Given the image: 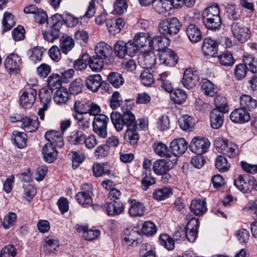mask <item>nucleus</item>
Masks as SVG:
<instances>
[{
    "label": "nucleus",
    "instance_id": "nucleus-63",
    "mask_svg": "<svg viewBox=\"0 0 257 257\" xmlns=\"http://www.w3.org/2000/svg\"><path fill=\"white\" fill-rule=\"evenodd\" d=\"M83 82L80 78H77L71 83L69 90L70 93L73 95H77L82 91Z\"/></svg>",
    "mask_w": 257,
    "mask_h": 257
},
{
    "label": "nucleus",
    "instance_id": "nucleus-33",
    "mask_svg": "<svg viewBox=\"0 0 257 257\" xmlns=\"http://www.w3.org/2000/svg\"><path fill=\"white\" fill-rule=\"evenodd\" d=\"M13 143L19 149H23L27 146V135L24 132L14 131L11 135Z\"/></svg>",
    "mask_w": 257,
    "mask_h": 257
},
{
    "label": "nucleus",
    "instance_id": "nucleus-35",
    "mask_svg": "<svg viewBox=\"0 0 257 257\" xmlns=\"http://www.w3.org/2000/svg\"><path fill=\"white\" fill-rule=\"evenodd\" d=\"M92 172L95 177H99L103 175L110 176L111 174L110 165L107 163L94 164L92 167Z\"/></svg>",
    "mask_w": 257,
    "mask_h": 257
},
{
    "label": "nucleus",
    "instance_id": "nucleus-54",
    "mask_svg": "<svg viewBox=\"0 0 257 257\" xmlns=\"http://www.w3.org/2000/svg\"><path fill=\"white\" fill-rule=\"evenodd\" d=\"M157 231V226L153 222L147 221L143 224L142 232L147 236H153Z\"/></svg>",
    "mask_w": 257,
    "mask_h": 257
},
{
    "label": "nucleus",
    "instance_id": "nucleus-9",
    "mask_svg": "<svg viewBox=\"0 0 257 257\" xmlns=\"http://www.w3.org/2000/svg\"><path fill=\"white\" fill-rule=\"evenodd\" d=\"M210 146V143L207 139L197 137L192 140L189 148L192 152L201 155L208 151Z\"/></svg>",
    "mask_w": 257,
    "mask_h": 257
},
{
    "label": "nucleus",
    "instance_id": "nucleus-36",
    "mask_svg": "<svg viewBox=\"0 0 257 257\" xmlns=\"http://www.w3.org/2000/svg\"><path fill=\"white\" fill-rule=\"evenodd\" d=\"M201 90L206 95L214 96L218 92L217 87L210 80L203 79L200 83Z\"/></svg>",
    "mask_w": 257,
    "mask_h": 257
},
{
    "label": "nucleus",
    "instance_id": "nucleus-60",
    "mask_svg": "<svg viewBox=\"0 0 257 257\" xmlns=\"http://www.w3.org/2000/svg\"><path fill=\"white\" fill-rule=\"evenodd\" d=\"M88 59H89V55L87 53L83 54L80 58L74 62V68L76 70L82 71L85 69L88 65Z\"/></svg>",
    "mask_w": 257,
    "mask_h": 257
},
{
    "label": "nucleus",
    "instance_id": "nucleus-18",
    "mask_svg": "<svg viewBox=\"0 0 257 257\" xmlns=\"http://www.w3.org/2000/svg\"><path fill=\"white\" fill-rule=\"evenodd\" d=\"M107 214L109 216L119 215L124 211V205L120 201L113 200L104 204Z\"/></svg>",
    "mask_w": 257,
    "mask_h": 257
},
{
    "label": "nucleus",
    "instance_id": "nucleus-59",
    "mask_svg": "<svg viewBox=\"0 0 257 257\" xmlns=\"http://www.w3.org/2000/svg\"><path fill=\"white\" fill-rule=\"evenodd\" d=\"M247 71L248 67L245 63L237 64L234 69L235 77L237 80H242L246 77Z\"/></svg>",
    "mask_w": 257,
    "mask_h": 257
},
{
    "label": "nucleus",
    "instance_id": "nucleus-15",
    "mask_svg": "<svg viewBox=\"0 0 257 257\" xmlns=\"http://www.w3.org/2000/svg\"><path fill=\"white\" fill-rule=\"evenodd\" d=\"M22 63L21 57L14 53L7 56L4 61L5 67L10 74L17 73Z\"/></svg>",
    "mask_w": 257,
    "mask_h": 257
},
{
    "label": "nucleus",
    "instance_id": "nucleus-27",
    "mask_svg": "<svg viewBox=\"0 0 257 257\" xmlns=\"http://www.w3.org/2000/svg\"><path fill=\"white\" fill-rule=\"evenodd\" d=\"M127 106L126 109L124 108V106H121V109L123 110L122 116L123 117V123L127 128L137 127L138 123L136 119L135 114L130 110V108Z\"/></svg>",
    "mask_w": 257,
    "mask_h": 257
},
{
    "label": "nucleus",
    "instance_id": "nucleus-26",
    "mask_svg": "<svg viewBox=\"0 0 257 257\" xmlns=\"http://www.w3.org/2000/svg\"><path fill=\"white\" fill-rule=\"evenodd\" d=\"M131 205L128 209V214L131 217H142L146 212V207L143 203L136 200H130Z\"/></svg>",
    "mask_w": 257,
    "mask_h": 257
},
{
    "label": "nucleus",
    "instance_id": "nucleus-39",
    "mask_svg": "<svg viewBox=\"0 0 257 257\" xmlns=\"http://www.w3.org/2000/svg\"><path fill=\"white\" fill-rule=\"evenodd\" d=\"M153 149L156 154L160 157H165L166 159H169L171 155L169 154L170 149H168L167 145L159 141L154 143L153 146Z\"/></svg>",
    "mask_w": 257,
    "mask_h": 257
},
{
    "label": "nucleus",
    "instance_id": "nucleus-42",
    "mask_svg": "<svg viewBox=\"0 0 257 257\" xmlns=\"http://www.w3.org/2000/svg\"><path fill=\"white\" fill-rule=\"evenodd\" d=\"M170 98L176 104H181L184 103L187 99L186 92L180 88H176L171 92Z\"/></svg>",
    "mask_w": 257,
    "mask_h": 257
},
{
    "label": "nucleus",
    "instance_id": "nucleus-38",
    "mask_svg": "<svg viewBox=\"0 0 257 257\" xmlns=\"http://www.w3.org/2000/svg\"><path fill=\"white\" fill-rule=\"evenodd\" d=\"M107 80L115 88H119L124 83L122 74L117 72H111L107 75Z\"/></svg>",
    "mask_w": 257,
    "mask_h": 257
},
{
    "label": "nucleus",
    "instance_id": "nucleus-64",
    "mask_svg": "<svg viewBox=\"0 0 257 257\" xmlns=\"http://www.w3.org/2000/svg\"><path fill=\"white\" fill-rule=\"evenodd\" d=\"M17 249L13 244H8L4 247L0 252V257H15Z\"/></svg>",
    "mask_w": 257,
    "mask_h": 257
},
{
    "label": "nucleus",
    "instance_id": "nucleus-11",
    "mask_svg": "<svg viewBox=\"0 0 257 257\" xmlns=\"http://www.w3.org/2000/svg\"><path fill=\"white\" fill-rule=\"evenodd\" d=\"M53 91L43 88L39 91V97L40 101L43 106L39 108L38 114L41 120L45 117L44 111L48 109L49 103L52 99V95Z\"/></svg>",
    "mask_w": 257,
    "mask_h": 257
},
{
    "label": "nucleus",
    "instance_id": "nucleus-50",
    "mask_svg": "<svg viewBox=\"0 0 257 257\" xmlns=\"http://www.w3.org/2000/svg\"><path fill=\"white\" fill-rule=\"evenodd\" d=\"M74 118L77 121V130H81V131L85 132L89 128L90 126V119L89 118H87L85 115L77 116L75 115Z\"/></svg>",
    "mask_w": 257,
    "mask_h": 257
},
{
    "label": "nucleus",
    "instance_id": "nucleus-6",
    "mask_svg": "<svg viewBox=\"0 0 257 257\" xmlns=\"http://www.w3.org/2000/svg\"><path fill=\"white\" fill-rule=\"evenodd\" d=\"M230 28L234 38L240 43H245L250 38L249 29L238 22H233Z\"/></svg>",
    "mask_w": 257,
    "mask_h": 257
},
{
    "label": "nucleus",
    "instance_id": "nucleus-58",
    "mask_svg": "<svg viewBox=\"0 0 257 257\" xmlns=\"http://www.w3.org/2000/svg\"><path fill=\"white\" fill-rule=\"evenodd\" d=\"M215 166L216 168L220 172H225L228 170L230 167L226 158L223 156H218L216 159Z\"/></svg>",
    "mask_w": 257,
    "mask_h": 257
},
{
    "label": "nucleus",
    "instance_id": "nucleus-52",
    "mask_svg": "<svg viewBox=\"0 0 257 257\" xmlns=\"http://www.w3.org/2000/svg\"><path fill=\"white\" fill-rule=\"evenodd\" d=\"M217 57L220 63L224 66H232L235 62L232 54L228 51L224 52Z\"/></svg>",
    "mask_w": 257,
    "mask_h": 257
},
{
    "label": "nucleus",
    "instance_id": "nucleus-61",
    "mask_svg": "<svg viewBox=\"0 0 257 257\" xmlns=\"http://www.w3.org/2000/svg\"><path fill=\"white\" fill-rule=\"evenodd\" d=\"M17 219V214L13 212H9L4 217L2 225L5 229H9L13 226Z\"/></svg>",
    "mask_w": 257,
    "mask_h": 257
},
{
    "label": "nucleus",
    "instance_id": "nucleus-12",
    "mask_svg": "<svg viewBox=\"0 0 257 257\" xmlns=\"http://www.w3.org/2000/svg\"><path fill=\"white\" fill-rule=\"evenodd\" d=\"M199 81L198 71L194 68H187L184 72L182 79L183 86L187 89H191L195 86Z\"/></svg>",
    "mask_w": 257,
    "mask_h": 257
},
{
    "label": "nucleus",
    "instance_id": "nucleus-16",
    "mask_svg": "<svg viewBox=\"0 0 257 257\" xmlns=\"http://www.w3.org/2000/svg\"><path fill=\"white\" fill-rule=\"evenodd\" d=\"M189 147L188 142L183 138L173 140L170 144V151L175 157L184 154Z\"/></svg>",
    "mask_w": 257,
    "mask_h": 257
},
{
    "label": "nucleus",
    "instance_id": "nucleus-8",
    "mask_svg": "<svg viewBox=\"0 0 257 257\" xmlns=\"http://www.w3.org/2000/svg\"><path fill=\"white\" fill-rule=\"evenodd\" d=\"M35 86L30 87L29 85L20 97V104L25 109H30L34 105L37 96V90L34 88Z\"/></svg>",
    "mask_w": 257,
    "mask_h": 257
},
{
    "label": "nucleus",
    "instance_id": "nucleus-62",
    "mask_svg": "<svg viewBox=\"0 0 257 257\" xmlns=\"http://www.w3.org/2000/svg\"><path fill=\"white\" fill-rule=\"evenodd\" d=\"M74 38L76 43L84 46L88 42L89 34L86 31L79 30L75 33Z\"/></svg>",
    "mask_w": 257,
    "mask_h": 257
},
{
    "label": "nucleus",
    "instance_id": "nucleus-28",
    "mask_svg": "<svg viewBox=\"0 0 257 257\" xmlns=\"http://www.w3.org/2000/svg\"><path fill=\"white\" fill-rule=\"evenodd\" d=\"M239 100L240 107L247 111H252L257 107V100L249 95H242Z\"/></svg>",
    "mask_w": 257,
    "mask_h": 257
},
{
    "label": "nucleus",
    "instance_id": "nucleus-13",
    "mask_svg": "<svg viewBox=\"0 0 257 257\" xmlns=\"http://www.w3.org/2000/svg\"><path fill=\"white\" fill-rule=\"evenodd\" d=\"M176 163V159L173 160H168V159H159L153 163V170L156 175H160L172 169Z\"/></svg>",
    "mask_w": 257,
    "mask_h": 257
},
{
    "label": "nucleus",
    "instance_id": "nucleus-22",
    "mask_svg": "<svg viewBox=\"0 0 257 257\" xmlns=\"http://www.w3.org/2000/svg\"><path fill=\"white\" fill-rule=\"evenodd\" d=\"M151 38V33L140 32L137 33L134 39V41H131L132 47H134L135 53L141 48H143L147 45L149 42Z\"/></svg>",
    "mask_w": 257,
    "mask_h": 257
},
{
    "label": "nucleus",
    "instance_id": "nucleus-46",
    "mask_svg": "<svg viewBox=\"0 0 257 257\" xmlns=\"http://www.w3.org/2000/svg\"><path fill=\"white\" fill-rule=\"evenodd\" d=\"M159 243L168 250H172L175 247V242L173 238L167 233H162L160 235Z\"/></svg>",
    "mask_w": 257,
    "mask_h": 257
},
{
    "label": "nucleus",
    "instance_id": "nucleus-5",
    "mask_svg": "<svg viewBox=\"0 0 257 257\" xmlns=\"http://www.w3.org/2000/svg\"><path fill=\"white\" fill-rule=\"evenodd\" d=\"M93 188L91 184H83L81 187V191L78 192L75 196L78 203L84 207L91 205L92 203V195Z\"/></svg>",
    "mask_w": 257,
    "mask_h": 257
},
{
    "label": "nucleus",
    "instance_id": "nucleus-40",
    "mask_svg": "<svg viewBox=\"0 0 257 257\" xmlns=\"http://www.w3.org/2000/svg\"><path fill=\"white\" fill-rule=\"evenodd\" d=\"M88 65L92 71L94 72H100L103 68L104 60L98 57H96L95 55L92 56L89 55Z\"/></svg>",
    "mask_w": 257,
    "mask_h": 257
},
{
    "label": "nucleus",
    "instance_id": "nucleus-3",
    "mask_svg": "<svg viewBox=\"0 0 257 257\" xmlns=\"http://www.w3.org/2000/svg\"><path fill=\"white\" fill-rule=\"evenodd\" d=\"M216 150L230 158L236 157L238 154V146L235 144L222 138H216L214 143Z\"/></svg>",
    "mask_w": 257,
    "mask_h": 257
},
{
    "label": "nucleus",
    "instance_id": "nucleus-48",
    "mask_svg": "<svg viewBox=\"0 0 257 257\" xmlns=\"http://www.w3.org/2000/svg\"><path fill=\"white\" fill-rule=\"evenodd\" d=\"M110 119L117 132H120L123 130L124 123L121 113L117 111H113L110 114Z\"/></svg>",
    "mask_w": 257,
    "mask_h": 257
},
{
    "label": "nucleus",
    "instance_id": "nucleus-49",
    "mask_svg": "<svg viewBox=\"0 0 257 257\" xmlns=\"http://www.w3.org/2000/svg\"><path fill=\"white\" fill-rule=\"evenodd\" d=\"M63 82L60 75L58 73H53L48 78V84L52 91L62 87Z\"/></svg>",
    "mask_w": 257,
    "mask_h": 257
},
{
    "label": "nucleus",
    "instance_id": "nucleus-24",
    "mask_svg": "<svg viewBox=\"0 0 257 257\" xmlns=\"http://www.w3.org/2000/svg\"><path fill=\"white\" fill-rule=\"evenodd\" d=\"M94 51L96 57H98L104 60L112 54V48L108 44L101 42L97 44Z\"/></svg>",
    "mask_w": 257,
    "mask_h": 257
},
{
    "label": "nucleus",
    "instance_id": "nucleus-4",
    "mask_svg": "<svg viewBox=\"0 0 257 257\" xmlns=\"http://www.w3.org/2000/svg\"><path fill=\"white\" fill-rule=\"evenodd\" d=\"M109 117L105 114H100L94 117L92 127L94 132L99 138H106L107 136V123Z\"/></svg>",
    "mask_w": 257,
    "mask_h": 257
},
{
    "label": "nucleus",
    "instance_id": "nucleus-19",
    "mask_svg": "<svg viewBox=\"0 0 257 257\" xmlns=\"http://www.w3.org/2000/svg\"><path fill=\"white\" fill-rule=\"evenodd\" d=\"M231 120L236 123L242 124L250 119L248 112L241 107L233 110L230 114Z\"/></svg>",
    "mask_w": 257,
    "mask_h": 257
},
{
    "label": "nucleus",
    "instance_id": "nucleus-30",
    "mask_svg": "<svg viewBox=\"0 0 257 257\" xmlns=\"http://www.w3.org/2000/svg\"><path fill=\"white\" fill-rule=\"evenodd\" d=\"M101 76L100 74L90 75L86 78L85 85L89 90L96 92L101 86Z\"/></svg>",
    "mask_w": 257,
    "mask_h": 257
},
{
    "label": "nucleus",
    "instance_id": "nucleus-53",
    "mask_svg": "<svg viewBox=\"0 0 257 257\" xmlns=\"http://www.w3.org/2000/svg\"><path fill=\"white\" fill-rule=\"evenodd\" d=\"M243 61L247 66L248 71L257 73V58L252 55H246L243 57Z\"/></svg>",
    "mask_w": 257,
    "mask_h": 257
},
{
    "label": "nucleus",
    "instance_id": "nucleus-1",
    "mask_svg": "<svg viewBox=\"0 0 257 257\" xmlns=\"http://www.w3.org/2000/svg\"><path fill=\"white\" fill-rule=\"evenodd\" d=\"M64 25L63 15L56 13L49 18L47 22V30L43 33L44 38L49 42L58 39L60 35V30Z\"/></svg>",
    "mask_w": 257,
    "mask_h": 257
},
{
    "label": "nucleus",
    "instance_id": "nucleus-25",
    "mask_svg": "<svg viewBox=\"0 0 257 257\" xmlns=\"http://www.w3.org/2000/svg\"><path fill=\"white\" fill-rule=\"evenodd\" d=\"M186 35L192 43H197L202 38V34L201 30L197 25L194 24H189L186 28Z\"/></svg>",
    "mask_w": 257,
    "mask_h": 257
},
{
    "label": "nucleus",
    "instance_id": "nucleus-43",
    "mask_svg": "<svg viewBox=\"0 0 257 257\" xmlns=\"http://www.w3.org/2000/svg\"><path fill=\"white\" fill-rule=\"evenodd\" d=\"M68 93L67 89L62 87L56 89L54 93V100L57 104L65 103L68 99Z\"/></svg>",
    "mask_w": 257,
    "mask_h": 257
},
{
    "label": "nucleus",
    "instance_id": "nucleus-55",
    "mask_svg": "<svg viewBox=\"0 0 257 257\" xmlns=\"http://www.w3.org/2000/svg\"><path fill=\"white\" fill-rule=\"evenodd\" d=\"M14 16L9 12H5L4 15L3 25L4 27L3 33L10 30L15 25Z\"/></svg>",
    "mask_w": 257,
    "mask_h": 257
},
{
    "label": "nucleus",
    "instance_id": "nucleus-37",
    "mask_svg": "<svg viewBox=\"0 0 257 257\" xmlns=\"http://www.w3.org/2000/svg\"><path fill=\"white\" fill-rule=\"evenodd\" d=\"M138 127L127 128L124 135V140L132 145H136L140 140Z\"/></svg>",
    "mask_w": 257,
    "mask_h": 257
},
{
    "label": "nucleus",
    "instance_id": "nucleus-10",
    "mask_svg": "<svg viewBox=\"0 0 257 257\" xmlns=\"http://www.w3.org/2000/svg\"><path fill=\"white\" fill-rule=\"evenodd\" d=\"M170 39L164 35H155L151 33L149 47L151 50L161 52L170 45Z\"/></svg>",
    "mask_w": 257,
    "mask_h": 257
},
{
    "label": "nucleus",
    "instance_id": "nucleus-32",
    "mask_svg": "<svg viewBox=\"0 0 257 257\" xmlns=\"http://www.w3.org/2000/svg\"><path fill=\"white\" fill-rule=\"evenodd\" d=\"M211 126L214 129L219 128L224 121V115L217 109H212L210 113Z\"/></svg>",
    "mask_w": 257,
    "mask_h": 257
},
{
    "label": "nucleus",
    "instance_id": "nucleus-21",
    "mask_svg": "<svg viewBox=\"0 0 257 257\" xmlns=\"http://www.w3.org/2000/svg\"><path fill=\"white\" fill-rule=\"evenodd\" d=\"M86 133L76 129L71 132L67 137V141L71 145L81 146L84 145Z\"/></svg>",
    "mask_w": 257,
    "mask_h": 257
},
{
    "label": "nucleus",
    "instance_id": "nucleus-44",
    "mask_svg": "<svg viewBox=\"0 0 257 257\" xmlns=\"http://www.w3.org/2000/svg\"><path fill=\"white\" fill-rule=\"evenodd\" d=\"M43 53V48L36 46L30 49L27 52V54L31 62L34 63H37L42 60Z\"/></svg>",
    "mask_w": 257,
    "mask_h": 257
},
{
    "label": "nucleus",
    "instance_id": "nucleus-57",
    "mask_svg": "<svg viewBox=\"0 0 257 257\" xmlns=\"http://www.w3.org/2000/svg\"><path fill=\"white\" fill-rule=\"evenodd\" d=\"M140 80L145 86H150L154 83L155 79L153 75L148 70L142 71L140 75Z\"/></svg>",
    "mask_w": 257,
    "mask_h": 257
},
{
    "label": "nucleus",
    "instance_id": "nucleus-56",
    "mask_svg": "<svg viewBox=\"0 0 257 257\" xmlns=\"http://www.w3.org/2000/svg\"><path fill=\"white\" fill-rule=\"evenodd\" d=\"M155 248L151 244L143 243L140 251V257H156Z\"/></svg>",
    "mask_w": 257,
    "mask_h": 257
},
{
    "label": "nucleus",
    "instance_id": "nucleus-17",
    "mask_svg": "<svg viewBox=\"0 0 257 257\" xmlns=\"http://www.w3.org/2000/svg\"><path fill=\"white\" fill-rule=\"evenodd\" d=\"M218 43L211 38H205L203 41L202 50L205 56L215 57L218 50Z\"/></svg>",
    "mask_w": 257,
    "mask_h": 257
},
{
    "label": "nucleus",
    "instance_id": "nucleus-14",
    "mask_svg": "<svg viewBox=\"0 0 257 257\" xmlns=\"http://www.w3.org/2000/svg\"><path fill=\"white\" fill-rule=\"evenodd\" d=\"M159 59L160 63L172 67L178 62V56L175 52L167 49L159 52Z\"/></svg>",
    "mask_w": 257,
    "mask_h": 257
},
{
    "label": "nucleus",
    "instance_id": "nucleus-23",
    "mask_svg": "<svg viewBox=\"0 0 257 257\" xmlns=\"http://www.w3.org/2000/svg\"><path fill=\"white\" fill-rule=\"evenodd\" d=\"M155 11L159 14H165L174 7L173 0H154L151 3Z\"/></svg>",
    "mask_w": 257,
    "mask_h": 257
},
{
    "label": "nucleus",
    "instance_id": "nucleus-51",
    "mask_svg": "<svg viewBox=\"0 0 257 257\" xmlns=\"http://www.w3.org/2000/svg\"><path fill=\"white\" fill-rule=\"evenodd\" d=\"M88 103H82L79 100L75 102L74 105V112L72 113L74 117L75 115H86L87 114Z\"/></svg>",
    "mask_w": 257,
    "mask_h": 257
},
{
    "label": "nucleus",
    "instance_id": "nucleus-20",
    "mask_svg": "<svg viewBox=\"0 0 257 257\" xmlns=\"http://www.w3.org/2000/svg\"><path fill=\"white\" fill-rule=\"evenodd\" d=\"M190 209L191 213L198 216L203 215L207 211L205 198H197L191 201Z\"/></svg>",
    "mask_w": 257,
    "mask_h": 257
},
{
    "label": "nucleus",
    "instance_id": "nucleus-47",
    "mask_svg": "<svg viewBox=\"0 0 257 257\" xmlns=\"http://www.w3.org/2000/svg\"><path fill=\"white\" fill-rule=\"evenodd\" d=\"M180 128L184 131H191L194 124L193 118L188 115H184L178 119Z\"/></svg>",
    "mask_w": 257,
    "mask_h": 257
},
{
    "label": "nucleus",
    "instance_id": "nucleus-31",
    "mask_svg": "<svg viewBox=\"0 0 257 257\" xmlns=\"http://www.w3.org/2000/svg\"><path fill=\"white\" fill-rule=\"evenodd\" d=\"M203 22L204 26L211 30H219L221 25L220 17L202 16Z\"/></svg>",
    "mask_w": 257,
    "mask_h": 257
},
{
    "label": "nucleus",
    "instance_id": "nucleus-34",
    "mask_svg": "<svg viewBox=\"0 0 257 257\" xmlns=\"http://www.w3.org/2000/svg\"><path fill=\"white\" fill-rule=\"evenodd\" d=\"M124 20L121 18H113L106 21V26L109 32L113 34L119 33L124 26Z\"/></svg>",
    "mask_w": 257,
    "mask_h": 257
},
{
    "label": "nucleus",
    "instance_id": "nucleus-7",
    "mask_svg": "<svg viewBox=\"0 0 257 257\" xmlns=\"http://www.w3.org/2000/svg\"><path fill=\"white\" fill-rule=\"evenodd\" d=\"M132 47L131 41L125 43L119 40L113 45V51L115 56L120 59L123 58L126 55L133 57L135 56V49Z\"/></svg>",
    "mask_w": 257,
    "mask_h": 257
},
{
    "label": "nucleus",
    "instance_id": "nucleus-45",
    "mask_svg": "<svg viewBox=\"0 0 257 257\" xmlns=\"http://www.w3.org/2000/svg\"><path fill=\"white\" fill-rule=\"evenodd\" d=\"M60 46L62 52L67 54L74 46V41L70 36H63L60 39Z\"/></svg>",
    "mask_w": 257,
    "mask_h": 257
},
{
    "label": "nucleus",
    "instance_id": "nucleus-29",
    "mask_svg": "<svg viewBox=\"0 0 257 257\" xmlns=\"http://www.w3.org/2000/svg\"><path fill=\"white\" fill-rule=\"evenodd\" d=\"M44 160L48 163L54 162L58 156V152L50 144H46L42 149Z\"/></svg>",
    "mask_w": 257,
    "mask_h": 257
},
{
    "label": "nucleus",
    "instance_id": "nucleus-2",
    "mask_svg": "<svg viewBox=\"0 0 257 257\" xmlns=\"http://www.w3.org/2000/svg\"><path fill=\"white\" fill-rule=\"evenodd\" d=\"M182 23L176 17L168 18L162 20L158 25L159 33L169 38L177 35L182 27Z\"/></svg>",
    "mask_w": 257,
    "mask_h": 257
},
{
    "label": "nucleus",
    "instance_id": "nucleus-41",
    "mask_svg": "<svg viewBox=\"0 0 257 257\" xmlns=\"http://www.w3.org/2000/svg\"><path fill=\"white\" fill-rule=\"evenodd\" d=\"M173 190L170 187H164L156 189L153 193V198L158 201L164 200L173 194Z\"/></svg>",
    "mask_w": 257,
    "mask_h": 257
}]
</instances>
